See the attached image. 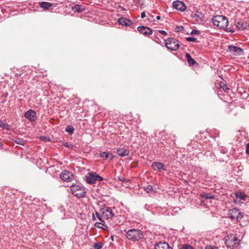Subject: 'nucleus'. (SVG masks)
<instances>
[{"instance_id":"nucleus-24","label":"nucleus","mask_w":249,"mask_h":249,"mask_svg":"<svg viewBox=\"0 0 249 249\" xmlns=\"http://www.w3.org/2000/svg\"><path fill=\"white\" fill-rule=\"evenodd\" d=\"M95 227L103 230L107 228V226L102 223L101 222H96L94 225Z\"/></svg>"},{"instance_id":"nucleus-26","label":"nucleus","mask_w":249,"mask_h":249,"mask_svg":"<svg viewBox=\"0 0 249 249\" xmlns=\"http://www.w3.org/2000/svg\"><path fill=\"white\" fill-rule=\"evenodd\" d=\"M14 141L16 143L21 145H24L25 143V141L23 139H21V138H16V139Z\"/></svg>"},{"instance_id":"nucleus-12","label":"nucleus","mask_w":249,"mask_h":249,"mask_svg":"<svg viewBox=\"0 0 249 249\" xmlns=\"http://www.w3.org/2000/svg\"><path fill=\"white\" fill-rule=\"evenodd\" d=\"M24 116L28 120L33 122L36 118V113L32 109H30L25 113Z\"/></svg>"},{"instance_id":"nucleus-21","label":"nucleus","mask_w":249,"mask_h":249,"mask_svg":"<svg viewBox=\"0 0 249 249\" xmlns=\"http://www.w3.org/2000/svg\"><path fill=\"white\" fill-rule=\"evenodd\" d=\"M72 10L74 12H81L85 10L83 6L79 4H76L74 6L72 7Z\"/></svg>"},{"instance_id":"nucleus-17","label":"nucleus","mask_w":249,"mask_h":249,"mask_svg":"<svg viewBox=\"0 0 249 249\" xmlns=\"http://www.w3.org/2000/svg\"><path fill=\"white\" fill-rule=\"evenodd\" d=\"M117 153L121 157H124L129 155V151L124 148H119L117 150Z\"/></svg>"},{"instance_id":"nucleus-45","label":"nucleus","mask_w":249,"mask_h":249,"mask_svg":"<svg viewBox=\"0 0 249 249\" xmlns=\"http://www.w3.org/2000/svg\"><path fill=\"white\" fill-rule=\"evenodd\" d=\"M194 17H197V18H198V16H197V15H196V14H195V16H194Z\"/></svg>"},{"instance_id":"nucleus-35","label":"nucleus","mask_w":249,"mask_h":249,"mask_svg":"<svg viewBox=\"0 0 249 249\" xmlns=\"http://www.w3.org/2000/svg\"><path fill=\"white\" fill-rule=\"evenodd\" d=\"M95 215L98 218V219L101 222H103L104 221L103 219L102 218L101 216L100 215L99 213L98 212L95 213Z\"/></svg>"},{"instance_id":"nucleus-1","label":"nucleus","mask_w":249,"mask_h":249,"mask_svg":"<svg viewBox=\"0 0 249 249\" xmlns=\"http://www.w3.org/2000/svg\"><path fill=\"white\" fill-rule=\"evenodd\" d=\"M212 22L213 24L221 29H225L228 32H233L234 31L229 29L227 28L229 21L226 17L221 15H217L214 16L212 18Z\"/></svg>"},{"instance_id":"nucleus-8","label":"nucleus","mask_w":249,"mask_h":249,"mask_svg":"<svg viewBox=\"0 0 249 249\" xmlns=\"http://www.w3.org/2000/svg\"><path fill=\"white\" fill-rule=\"evenodd\" d=\"M60 178L65 181L71 182L73 178V174L68 170L63 171L59 175Z\"/></svg>"},{"instance_id":"nucleus-19","label":"nucleus","mask_w":249,"mask_h":249,"mask_svg":"<svg viewBox=\"0 0 249 249\" xmlns=\"http://www.w3.org/2000/svg\"><path fill=\"white\" fill-rule=\"evenodd\" d=\"M186 57L190 66H195V65H197L196 61L192 58L189 53H186Z\"/></svg>"},{"instance_id":"nucleus-4","label":"nucleus","mask_w":249,"mask_h":249,"mask_svg":"<svg viewBox=\"0 0 249 249\" xmlns=\"http://www.w3.org/2000/svg\"><path fill=\"white\" fill-rule=\"evenodd\" d=\"M70 189L72 195L79 198L84 197L86 193L85 189L79 185H72Z\"/></svg>"},{"instance_id":"nucleus-41","label":"nucleus","mask_w":249,"mask_h":249,"mask_svg":"<svg viewBox=\"0 0 249 249\" xmlns=\"http://www.w3.org/2000/svg\"><path fill=\"white\" fill-rule=\"evenodd\" d=\"M40 139L42 140V141H47L48 140V138L44 137V136H41L40 137ZM48 140H49V138L48 139Z\"/></svg>"},{"instance_id":"nucleus-2","label":"nucleus","mask_w":249,"mask_h":249,"mask_svg":"<svg viewBox=\"0 0 249 249\" xmlns=\"http://www.w3.org/2000/svg\"><path fill=\"white\" fill-rule=\"evenodd\" d=\"M125 236L129 240L137 241L143 237V234L140 230L132 229L126 232Z\"/></svg>"},{"instance_id":"nucleus-11","label":"nucleus","mask_w":249,"mask_h":249,"mask_svg":"<svg viewBox=\"0 0 249 249\" xmlns=\"http://www.w3.org/2000/svg\"><path fill=\"white\" fill-rule=\"evenodd\" d=\"M137 30L140 33L145 36L150 35L153 33L151 29L143 26H138L137 27Z\"/></svg>"},{"instance_id":"nucleus-27","label":"nucleus","mask_w":249,"mask_h":249,"mask_svg":"<svg viewBox=\"0 0 249 249\" xmlns=\"http://www.w3.org/2000/svg\"><path fill=\"white\" fill-rule=\"evenodd\" d=\"M170 39L171 38H169L166 40L165 42V46L169 50H171V41Z\"/></svg>"},{"instance_id":"nucleus-34","label":"nucleus","mask_w":249,"mask_h":249,"mask_svg":"<svg viewBox=\"0 0 249 249\" xmlns=\"http://www.w3.org/2000/svg\"><path fill=\"white\" fill-rule=\"evenodd\" d=\"M186 40L189 42H195L196 41V39L193 37H187L186 38Z\"/></svg>"},{"instance_id":"nucleus-40","label":"nucleus","mask_w":249,"mask_h":249,"mask_svg":"<svg viewBox=\"0 0 249 249\" xmlns=\"http://www.w3.org/2000/svg\"><path fill=\"white\" fill-rule=\"evenodd\" d=\"M158 32L163 35L166 36L167 35V33L163 30H159Z\"/></svg>"},{"instance_id":"nucleus-43","label":"nucleus","mask_w":249,"mask_h":249,"mask_svg":"<svg viewBox=\"0 0 249 249\" xmlns=\"http://www.w3.org/2000/svg\"><path fill=\"white\" fill-rule=\"evenodd\" d=\"M156 18H157V20H160V19L161 17H160V16H158L156 17Z\"/></svg>"},{"instance_id":"nucleus-42","label":"nucleus","mask_w":249,"mask_h":249,"mask_svg":"<svg viewBox=\"0 0 249 249\" xmlns=\"http://www.w3.org/2000/svg\"><path fill=\"white\" fill-rule=\"evenodd\" d=\"M141 18H143L145 17V12H142L141 13Z\"/></svg>"},{"instance_id":"nucleus-33","label":"nucleus","mask_w":249,"mask_h":249,"mask_svg":"<svg viewBox=\"0 0 249 249\" xmlns=\"http://www.w3.org/2000/svg\"><path fill=\"white\" fill-rule=\"evenodd\" d=\"M63 145L64 146H65L66 147H68V148H72L73 147V145L72 144H71V143H68L67 142H64L63 143Z\"/></svg>"},{"instance_id":"nucleus-16","label":"nucleus","mask_w":249,"mask_h":249,"mask_svg":"<svg viewBox=\"0 0 249 249\" xmlns=\"http://www.w3.org/2000/svg\"><path fill=\"white\" fill-rule=\"evenodd\" d=\"M100 157L103 158L104 160L109 159L110 160H112L114 158L112 153L106 152H101L100 154Z\"/></svg>"},{"instance_id":"nucleus-37","label":"nucleus","mask_w":249,"mask_h":249,"mask_svg":"<svg viewBox=\"0 0 249 249\" xmlns=\"http://www.w3.org/2000/svg\"><path fill=\"white\" fill-rule=\"evenodd\" d=\"M246 153L247 154L249 155V143H247L246 145Z\"/></svg>"},{"instance_id":"nucleus-25","label":"nucleus","mask_w":249,"mask_h":249,"mask_svg":"<svg viewBox=\"0 0 249 249\" xmlns=\"http://www.w3.org/2000/svg\"><path fill=\"white\" fill-rule=\"evenodd\" d=\"M74 127L71 125H68L65 128V131L70 134H72L74 131Z\"/></svg>"},{"instance_id":"nucleus-39","label":"nucleus","mask_w":249,"mask_h":249,"mask_svg":"<svg viewBox=\"0 0 249 249\" xmlns=\"http://www.w3.org/2000/svg\"><path fill=\"white\" fill-rule=\"evenodd\" d=\"M205 249H218L215 247L209 246H207L206 247Z\"/></svg>"},{"instance_id":"nucleus-36","label":"nucleus","mask_w":249,"mask_h":249,"mask_svg":"<svg viewBox=\"0 0 249 249\" xmlns=\"http://www.w3.org/2000/svg\"><path fill=\"white\" fill-rule=\"evenodd\" d=\"M200 32L197 30H193L191 33V35L197 34L198 35Z\"/></svg>"},{"instance_id":"nucleus-15","label":"nucleus","mask_w":249,"mask_h":249,"mask_svg":"<svg viewBox=\"0 0 249 249\" xmlns=\"http://www.w3.org/2000/svg\"><path fill=\"white\" fill-rule=\"evenodd\" d=\"M155 249H170L168 244L165 242H159L155 246Z\"/></svg>"},{"instance_id":"nucleus-10","label":"nucleus","mask_w":249,"mask_h":249,"mask_svg":"<svg viewBox=\"0 0 249 249\" xmlns=\"http://www.w3.org/2000/svg\"><path fill=\"white\" fill-rule=\"evenodd\" d=\"M172 7L181 12L184 11L186 9V6L184 3L181 1L176 0L172 2Z\"/></svg>"},{"instance_id":"nucleus-22","label":"nucleus","mask_w":249,"mask_h":249,"mask_svg":"<svg viewBox=\"0 0 249 249\" xmlns=\"http://www.w3.org/2000/svg\"><path fill=\"white\" fill-rule=\"evenodd\" d=\"M144 190L148 194H152L156 192V188H153L151 185H148L147 187H144Z\"/></svg>"},{"instance_id":"nucleus-47","label":"nucleus","mask_w":249,"mask_h":249,"mask_svg":"<svg viewBox=\"0 0 249 249\" xmlns=\"http://www.w3.org/2000/svg\"><path fill=\"white\" fill-rule=\"evenodd\" d=\"M2 145V143L1 142H0V147Z\"/></svg>"},{"instance_id":"nucleus-46","label":"nucleus","mask_w":249,"mask_h":249,"mask_svg":"<svg viewBox=\"0 0 249 249\" xmlns=\"http://www.w3.org/2000/svg\"><path fill=\"white\" fill-rule=\"evenodd\" d=\"M93 220H95V218H94V215L93 216Z\"/></svg>"},{"instance_id":"nucleus-29","label":"nucleus","mask_w":249,"mask_h":249,"mask_svg":"<svg viewBox=\"0 0 249 249\" xmlns=\"http://www.w3.org/2000/svg\"><path fill=\"white\" fill-rule=\"evenodd\" d=\"M103 247V244L101 243H96L93 245L94 249H101Z\"/></svg>"},{"instance_id":"nucleus-44","label":"nucleus","mask_w":249,"mask_h":249,"mask_svg":"<svg viewBox=\"0 0 249 249\" xmlns=\"http://www.w3.org/2000/svg\"><path fill=\"white\" fill-rule=\"evenodd\" d=\"M3 123L2 122H0V126L3 127Z\"/></svg>"},{"instance_id":"nucleus-18","label":"nucleus","mask_w":249,"mask_h":249,"mask_svg":"<svg viewBox=\"0 0 249 249\" xmlns=\"http://www.w3.org/2000/svg\"><path fill=\"white\" fill-rule=\"evenodd\" d=\"M53 4L48 2L42 1L39 2V6L44 10H48L53 6Z\"/></svg>"},{"instance_id":"nucleus-5","label":"nucleus","mask_w":249,"mask_h":249,"mask_svg":"<svg viewBox=\"0 0 249 249\" xmlns=\"http://www.w3.org/2000/svg\"><path fill=\"white\" fill-rule=\"evenodd\" d=\"M115 208L112 209L110 207H106L101 209V212L103 214V216H104L107 219H109L112 218L113 217L116 216L115 213L114 212Z\"/></svg>"},{"instance_id":"nucleus-23","label":"nucleus","mask_w":249,"mask_h":249,"mask_svg":"<svg viewBox=\"0 0 249 249\" xmlns=\"http://www.w3.org/2000/svg\"><path fill=\"white\" fill-rule=\"evenodd\" d=\"M200 196L202 198H204V199H212V198H214V196L213 195H212L211 194L206 193L200 194Z\"/></svg>"},{"instance_id":"nucleus-28","label":"nucleus","mask_w":249,"mask_h":249,"mask_svg":"<svg viewBox=\"0 0 249 249\" xmlns=\"http://www.w3.org/2000/svg\"><path fill=\"white\" fill-rule=\"evenodd\" d=\"M220 87L226 92H228V91L230 89L228 88L227 86L223 83H220Z\"/></svg>"},{"instance_id":"nucleus-14","label":"nucleus","mask_w":249,"mask_h":249,"mask_svg":"<svg viewBox=\"0 0 249 249\" xmlns=\"http://www.w3.org/2000/svg\"><path fill=\"white\" fill-rule=\"evenodd\" d=\"M118 22L120 24L125 26H129L132 24L130 20L124 17L119 18L118 19Z\"/></svg>"},{"instance_id":"nucleus-30","label":"nucleus","mask_w":249,"mask_h":249,"mask_svg":"<svg viewBox=\"0 0 249 249\" xmlns=\"http://www.w3.org/2000/svg\"><path fill=\"white\" fill-rule=\"evenodd\" d=\"M236 28L240 30H243L245 29V27L243 26V24H241L239 22L236 23Z\"/></svg>"},{"instance_id":"nucleus-7","label":"nucleus","mask_w":249,"mask_h":249,"mask_svg":"<svg viewBox=\"0 0 249 249\" xmlns=\"http://www.w3.org/2000/svg\"><path fill=\"white\" fill-rule=\"evenodd\" d=\"M86 180L88 183L94 184L97 181H102L103 178L95 172H91L89 174V176H86Z\"/></svg>"},{"instance_id":"nucleus-32","label":"nucleus","mask_w":249,"mask_h":249,"mask_svg":"<svg viewBox=\"0 0 249 249\" xmlns=\"http://www.w3.org/2000/svg\"><path fill=\"white\" fill-rule=\"evenodd\" d=\"M183 30H184V28L182 26H177L175 28V31L177 32H182Z\"/></svg>"},{"instance_id":"nucleus-3","label":"nucleus","mask_w":249,"mask_h":249,"mask_svg":"<svg viewBox=\"0 0 249 249\" xmlns=\"http://www.w3.org/2000/svg\"><path fill=\"white\" fill-rule=\"evenodd\" d=\"M225 244L228 248L233 249L237 247L239 244V241L234 234L231 233L228 234L224 238Z\"/></svg>"},{"instance_id":"nucleus-13","label":"nucleus","mask_w":249,"mask_h":249,"mask_svg":"<svg viewBox=\"0 0 249 249\" xmlns=\"http://www.w3.org/2000/svg\"><path fill=\"white\" fill-rule=\"evenodd\" d=\"M152 167L153 169L157 171H160L161 169L165 170V165L162 163L159 162H155L152 164Z\"/></svg>"},{"instance_id":"nucleus-6","label":"nucleus","mask_w":249,"mask_h":249,"mask_svg":"<svg viewBox=\"0 0 249 249\" xmlns=\"http://www.w3.org/2000/svg\"><path fill=\"white\" fill-rule=\"evenodd\" d=\"M229 217L231 219H236L237 221H239L243 217L242 213L239 211L238 209L233 208L231 209L228 212Z\"/></svg>"},{"instance_id":"nucleus-20","label":"nucleus","mask_w":249,"mask_h":249,"mask_svg":"<svg viewBox=\"0 0 249 249\" xmlns=\"http://www.w3.org/2000/svg\"><path fill=\"white\" fill-rule=\"evenodd\" d=\"M236 198V199H239L240 200H246V198L248 197V196L245 195L244 193L241 192H236L235 194Z\"/></svg>"},{"instance_id":"nucleus-38","label":"nucleus","mask_w":249,"mask_h":249,"mask_svg":"<svg viewBox=\"0 0 249 249\" xmlns=\"http://www.w3.org/2000/svg\"><path fill=\"white\" fill-rule=\"evenodd\" d=\"M182 249H192L191 246L188 245H185L183 246Z\"/></svg>"},{"instance_id":"nucleus-31","label":"nucleus","mask_w":249,"mask_h":249,"mask_svg":"<svg viewBox=\"0 0 249 249\" xmlns=\"http://www.w3.org/2000/svg\"><path fill=\"white\" fill-rule=\"evenodd\" d=\"M172 41H173V39H172ZM172 43L175 44V46L174 47H172V51L173 50H174V51L177 50L179 48V44L176 43L175 40H174V41H172Z\"/></svg>"},{"instance_id":"nucleus-9","label":"nucleus","mask_w":249,"mask_h":249,"mask_svg":"<svg viewBox=\"0 0 249 249\" xmlns=\"http://www.w3.org/2000/svg\"><path fill=\"white\" fill-rule=\"evenodd\" d=\"M228 51L230 52L235 55H241L243 53V50L240 47L229 45L228 48Z\"/></svg>"}]
</instances>
